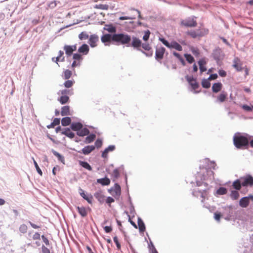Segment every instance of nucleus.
Here are the masks:
<instances>
[{"label": "nucleus", "instance_id": "f257e3e1", "mask_svg": "<svg viewBox=\"0 0 253 253\" xmlns=\"http://www.w3.org/2000/svg\"><path fill=\"white\" fill-rule=\"evenodd\" d=\"M131 46L137 50L141 51L147 56L150 57L153 55L151 47L148 43H142L141 41L137 37L133 36L131 42Z\"/></svg>", "mask_w": 253, "mask_h": 253}, {"label": "nucleus", "instance_id": "f03ea898", "mask_svg": "<svg viewBox=\"0 0 253 253\" xmlns=\"http://www.w3.org/2000/svg\"><path fill=\"white\" fill-rule=\"evenodd\" d=\"M248 136L250 137L248 134L243 135L239 132L235 133L233 139V144L235 147L238 149H247L249 146V140Z\"/></svg>", "mask_w": 253, "mask_h": 253}, {"label": "nucleus", "instance_id": "7ed1b4c3", "mask_svg": "<svg viewBox=\"0 0 253 253\" xmlns=\"http://www.w3.org/2000/svg\"><path fill=\"white\" fill-rule=\"evenodd\" d=\"M113 44L117 45L126 44V46H131L130 42L132 37L126 33H119L113 34Z\"/></svg>", "mask_w": 253, "mask_h": 253}, {"label": "nucleus", "instance_id": "20e7f679", "mask_svg": "<svg viewBox=\"0 0 253 253\" xmlns=\"http://www.w3.org/2000/svg\"><path fill=\"white\" fill-rule=\"evenodd\" d=\"M204 189H199L198 188L196 190H194L192 192V195L196 197H200L202 198L201 202L204 203L205 202V200L206 197L207 196L209 193V190L210 189V186L207 183H204Z\"/></svg>", "mask_w": 253, "mask_h": 253}, {"label": "nucleus", "instance_id": "39448f33", "mask_svg": "<svg viewBox=\"0 0 253 253\" xmlns=\"http://www.w3.org/2000/svg\"><path fill=\"white\" fill-rule=\"evenodd\" d=\"M196 19L194 16L187 17L180 21V25L186 27H195L197 25Z\"/></svg>", "mask_w": 253, "mask_h": 253}, {"label": "nucleus", "instance_id": "423d86ee", "mask_svg": "<svg viewBox=\"0 0 253 253\" xmlns=\"http://www.w3.org/2000/svg\"><path fill=\"white\" fill-rule=\"evenodd\" d=\"M209 33V30L206 28H203L201 30H197L196 31L191 30L186 32L187 35L190 36L193 38H196L198 37H203Z\"/></svg>", "mask_w": 253, "mask_h": 253}, {"label": "nucleus", "instance_id": "0eeeda50", "mask_svg": "<svg viewBox=\"0 0 253 253\" xmlns=\"http://www.w3.org/2000/svg\"><path fill=\"white\" fill-rule=\"evenodd\" d=\"M240 178L242 182V186L247 187L253 185V177L251 175L248 174Z\"/></svg>", "mask_w": 253, "mask_h": 253}, {"label": "nucleus", "instance_id": "6e6552de", "mask_svg": "<svg viewBox=\"0 0 253 253\" xmlns=\"http://www.w3.org/2000/svg\"><path fill=\"white\" fill-rule=\"evenodd\" d=\"M111 194L116 199H118L120 197L121 193V188L120 185L118 183L114 184V187L111 190Z\"/></svg>", "mask_w": 253, "mask_h": 253}, {"label": "nucleus", "instance_id": "1a4fd4ad", "mask_svg": "<svg viewBox=\"0 0 253 253\" xmlns=\"http://www.w3.org/2000/svg\"><path fill=\"white\" fill-rule=\"evenodd\" d=\"M187 81L191 86L192 88L194 90H196L199 87V84L197 82L196 80L192 76H189L187 75L185 77Z\"/></svg>", "mask_w": 253, "mask_h": 253}, {"label": "nucleus", "instance_id": "9d476101", "mask_svg": "<svg viewBox=\"0 0 253 253\" xmlns=\"http://www.w3.org/2000/svg\"><path fill=\"white\" fill-rule=\"evenodd\" d=\"M165 51V48L163 46L157 48L155 52L156 60L159 61L160 60L162 59L163 58Z\"/></svg>", "mask_w": 253, "mask_h": 253}, {"label": "nucleus", "instance_id": "9b49d317", "mask_svg": "<svg viewBox=\"0 0 253 253\" xmlns=\"http://www.w3.org/2000/svg\"><path fill=\"white\" fill-rule=\"evenodd\" d=\"M113 35L105 34L103 35L101 40L102 42L104 43L105 45H109L111 42L113 44Z\"/></svg>", "mask_w": 253, "mask_h": 253}, {"label": "nucleus", "instance_id": "f8f14e48", "mask_svg": "<svg viewBox=\"0 0 253 253\" xmlns=\"http://www.w3.org/2000/svg\"><path fill=\"white\" fill-rule=\"evenodd\" d=\"M206 176L205 174L198 172L196 177L197 186L200 187L202 185L204 186V183L205 182H204V181L206 180Z\"/></svg>", "mask_w": 253, "mask_h": 253}, {"label": "nucleus", "instance_id": "ddd939ff", "mask_svg": "<svg viewBox=\"0 0 253 253\" xmlns=\"http://www.w3.org/2000/svg\"><path fill=\"white\" fill-rule=\"evenodd\" d=\"M242 62L241 60L237 57L234 58L233 60V67L237 71H241L242 68Z\"/></svg>", "mask_w": 253, "mask_h": 253}, {"label": "nucleus", "instance_id": "4468645a", "mask_svg": "<svg viewBox=\"0 0 253 253\" xmlns=\"http://www.w3.org/2000/svg\"><path fill=\"white\" fill-rule=\"evenodd\" d=\"M95 149V146L93 145H87L84 147L82 150L78 151L79 153H83L85 155H88L90 153Z\"/></svg>", "mask_w": 253, "mask_h": 253}, {"label": "nucleus", "instance_id": "2eb2a0df", "mask_svg": "<svg viewBox=\"0 0 253 253\" xmlns=\"http://www.w3.org/2000/svg\"><path fill=\"white\" fill-rule=\"evenodd\" d=\"M98 41V37L96 35H91L89 37L88 43L91 47H94L97 45V42Z\"/></svg>", "mask_w": 253, "mask_h": 253}, {"label": "nucleus", "instance_id": "dca6fc26", "mask_svg": "<svg viewBox=\"0 0 253 253\" xmlns=\"http://www.w3.org/2000/svg\"><path fill=\"white\" fill-rule=\"evenodd\" d=\"M221 52V49L219 48H215L213 50L212 56L216 62H218L220 60Z\"/></svg>", "mask_w": 253, "mask_h": 253}, {"label": "nucleus", "instance_id": "f3484780", "mask_svg": "<svg viewBox=\"0 0 253 253\" xmlns=\"http://www.w3.org/2000/svg\"><path fill=\"white\" fill-rule=\"evenodd\" d=\"M250 204L249 197H244L241 198L239 201V205L242 208H247Z\"/></svg>", "mask_w": 253, "mask_h": 253}, {"label": "nucleus", "instance_id": "a211bd4d", "mask_svg": "<svg viewBox=\"0 0 253 253\" xmlns=\"http://www.w3.org/2000/svg\"><path fill=\"white\" fill-rule=\"evenodd\" d=\"M115 146L114 145H109L107 148L102 152L101 156L102 158H106L108 157L109 152H112L115 149Z\"/></svg>", "mask_w": 253, "mask_h": 253}, {"label": "nucleus", "instance_id": "6ab92c4d", "mask_svg": "<svg viewBox=\"0 0 253 253\" xmlns=\"http://www.w3.org/2000/svg\"><path fill=\"white\" fill-rule=\"evenodd\" d=\"M89 50V48L88 45L86 44H83L78 49V52L80 53H82L83 55H86Z\"/></svg>", "mask_w": 253, "mask_h": 253}, {"label": "nucleus", "instance_id": "aec40b11", "mask_svg": "<svg viewBox=\"0 0 253 253\" xmlns=\"http://www.w3.org/2000/svg\"><path fill=\"white\" fill-rule=\"evenodd\" d=\"M95 198L100 203H103L105 200V196L101 191H98L94 194Z\"/></svg>", "mask_w": 253, "mask_h": 253}, {"label": "nucleus", "instance_id": "412c9836", "mask_svg": "<svg viewBox=\"0 0 253 253\" xmlns=\"http://www.w3.org/2000/svg\"><path fill=\"white\" fill-rule=\"evenodd\" d=\"M222 87V84L221 83H214L212 86V90L214 93L220 91Z\"/></svg>", "mask_w": 253, "mask_h": 253}, {"label": "nucleus", "instance_id": "4be33fe9", "mask_svg": "<svg viewBox=\"0 0 253 253\" xmlns=\"http://www.w3.org/2000/svg\"><path fill=\"white\" fill-rule=\"evenodd\" d=\"M206 63H207L206 61L204 59H200L198 61L200 70L201 73H203V72L207 71V68L205 66V65L206 64Z\"/></svg>", "mask_w": 253, "mask_h": 253}, {"label": "nucleus", "instance_id": "5701e85b", "mask_svg": "<svg viewBox=\"0 0 253 253\" xmlns=\"http://www.w3.org/2000/svg\"><path fill=\"white\" fill-rule=\"evenodd\" d=\"M227 94L224 91H222L220 94L217 96L216 102H223L227 98Z\"/></svg>", "mask_w": 253, "mask_h": 253}, {"label": "nucleus", "instance_id": "b1692460", "mask_svg": "<svg viewBox=\"0 0 253 253\" xmlns=\"http://www.w3.org/2000/svg\"><path fill=\"white\" fill-rule=\"evenodd\" d=\"M83 127V125L80 122L73 123L71 124V128L74 131H78Z\"/></svg>", "mask_w": 253, "mask_h": 253}, {"label": "nucleus", "instance_id": "393cba45", "mask_svg": "<svg viewBox=\"0 0 253 253\" xmlns=\"http://www.w3.org/2000/svg\"><path fill=\"white\" fill-rule=\"evenodd\" d=\"M77 210L79 214L81 215L82 217H84L87 214V211L85 208L84 207H79L78 206L77 207Z\"/></svg>", "mask_w": 253, "mask_h": 253}, {"label": "nucleus", "instance_id": "a878e982", "mask_svg": "<svg viewBox=\"0 0 253 253\" xmlns=\"http://www.w3.org/2000/svg\"><path fill=\"white\" fill-rule=\"evenodd\" d=\"M64 54V52L62 50H60L58 52V55L56 58L53 57L52 58V60L55 62H56L57 64L58 63V62L59 61H64V57H63V55Z\"/></svg>", "mask_w": 253, "mask_h": 253}, {"label": "nucleus", "instance_id": "bb28decb", "mask_svg": "<svg viewBox=\"0 0 253 253\" xmlns=\"http://www.w3.org/2000/svg\"><path fill=\"white\" fill-rule=\"evenodd\" d=\"M242 186V182L241 178L236 179L233 183V186L236 190H240Z\"/></svg>", "mask_w": 253, "mask_h": 253}, {"label": "nucleus", "instance_id": "cd10ccee", "mask_svg": "<svg viewBox=\"0 0 253 253\" xmlns=\"http://www.w3.org/2000/svg\"><path fill=\"white\" fill-rule=\"evenodd\" d=\"M89 130L88 128L86 127H84L83 128H81L80 130H78L77 132V134L80 136H84L89 134Z\"/></svg>", "mask_w": 253, "mask_h": 253}, {"label": "nucleus", "instance_id": "c85d7f7f", "mask_svg": "<svg viewBox=\"0 0 253 253\" xmlns=\"http://www.w3.org/2000/svg\"><path fill=\"white\" fill-rule=\"evenodd\" d=\"M169 48H174L179 51L182 50V47L181 45L175 41H172L171 42Z\"/></svg>", "mask_w": 253, "mask_h": 253}, {"label": "nucleus", "instance_id": "c756f323", "mask_svg": "<svg viewBox=\"0 0 253 253\" xmlns=\"http://www.w3.org/2000/svg\"><path fill=\"white\" fill-rule=\"evenodd\" d=\"M97 182L102 185H108L110 183V179L107 177L97 179Z\"/></svg>", "mask_w": 253, "mask_h": 253}, {"label": "nucleus", "instance_id": "7c9ffc66", "mask_svg": "<svg viewBox=\"0 0 253 253\" xmlns=\"http://www.w3.org/2000/svg\"><path fill=\"white\" fill-rule=\"evenodd\" d=\"M61 133L64 134L70 138H73L75 136V134L70 131V128H66L65 130L63 131Z\"/></svg>", "mask_w": 253, "mask_h": 253}, {"label": "nucleus", "instance_id": "2f4dec72", "mask_svg": "<svg viewBox=\"0 0 253 253\" xmlns=\"http://www.w3.org/2000/svg\"><path fill=\"white\" fill-rule=\"evenodd\" d=\"M61 115L62 116L70 115V107L69 106H64L61 108Z\"/></svg>", "mask_w": 253, "mask_h": 253}, {"label": "nucleus", "instance_id": "473e14b6", "mask_svg": "<svg viewBox=\"0 0 253 253\" xmlns=\"http://www.w3.org/2000/svg\"><path fill=\"white\" fill-rule=\"evenodd\" d=\"M51 151L53 154L57 158L59 161L61 162L63 164L65 163L64 157L62 155L54 150H52Z\"/></svg>", "mask_w": 253, "mask_h": 253}, {"label": "nucleus", "instance_id": "72a5a7b5", "mask_svg": "<svg viewBox=\"0 0 253 253\" xmlns=\"http://www.w3.org/2000/svg\"><path fill=\"white\" fill-rule=\"evenodd\" d=\"M137 222L139 231L140 232H144L145 230V226L143 220L139 217Z\"/></svg>", "mask_w": 253, "mask_h": 253}, {"label": "nucleus", "instance_id": "f704fd0d", "mask_svg": "<svg viewBox=\"0 0 253 253\" xmlns=\"http://www.w3.org/2000/svg\"><path fill=\"white\" fill-rule=\"evenodd\" d=\"M96 138V135L94 134H91L86 137L85 139L84 140V143L86 144L90 143L92 142Z\"/></svg>", "mask_w": 253, "mask_h": 253}, {"label": "nucleus", "instance_id": "c9c22d12", "mask_svg": "<svg viewBox=\"0 0 253 253\" xmlns=\"http://www.w3.org/2000/svg\"><path fill=\"white\" fill-rule=\"evenodd\" d=\"M71 123V119L69 117L63 118L61 120V125L63 126H67Z\"/></svg>", "mask_w": 253, "mask_h": 253}, {"label": "nucleus", "instance_id": "e433bc0d", "mask_svg": "<svg viewBox=\"0 0 253 253\" xmlns=\"http://www.w3.org/2000/svg\"><path fill=\"white\" fill-rule=\"evenodd\" d=\"M227 190L226 188L223 187H219L216 191L215 195H223L227 193Z\"/></svg>", "mask_w": 253, "mask_h": 253}, {"label": "nucleus", "instance_id": "4c0bfd02", "mask_svg": "<svg viewBox=\"0 0 253 253\" xmlns=\"http://www.w3.org/2000/svg\"><path fill=\"white\" fill-rule=\"evenodd\" d=\"M79 164L80 166H81L82 167L84 168V169H85L89 171L92 170L91 167L90 166V165L87 162L80 161Z\"/></svg>", "mask_w": 253, "mask_h": 253}, {"label": "nucleus", "instance_id": "58836bf2", "mask_svg": "<svg viewBox=\"0 0 253 253\" xmlns=\"http://www.w3.org/2000/svg\"><path fill=\"white\" fill-rule=\"evenodd\" d=\"M239 193L237 190H232L230 197L233 200H237L239 198Z\"/></svg>", "mask_w": 253, "mask_h": 253}, {"label": "nucleus", "instance_id": "ea45409f", "mask_svg": "<svg viewBox=\"0 0 253 253\" xmlns=\"http://www.w3.org/2000/svg\"><path fill=\"white\" fill-rule=\"evenodd\" d=\"M64 49L65 51L66 54L68 56H70L72 55L73 51L72 47L70 46V45H65L64 46Z\"/></svg>", "mask_w": 253, "mask_h": 253}, {"label": "nucleus", "instance_id": "a19ab883", "mask_svg": "<svg viewBox=\"0 0 253 253\" xmlns=\"http://www.w3.org/2000/svg\"><path fill=\"white\" fill-rule=\"evenodd\" d=\"M72 75V72L70 70L67 69L63 72V75L62 77L65 80H68L70 78Z\"/></svg>", "mask_w": 253, "mask_h": 253}, {"label": "nucleus", "instance_id": "79ce46f5", "mask_svg": "<svg viewBox=\"0 0 253 253\" xmlns=\"http://www.w3.org/2000/svg\"><path fill=\"white\" fill-rule=\"evenodd\" d=\"M58 100L61 104H64L68 102L69 98L67 95H62Z\"/></svg>", "mask_w": 253, "mask_h": 253}, {"label": "nucleus", "instance_id": "37998d69", "mask_svg": "<svg viewBox=\"0 0 253 253\" xmlns=\"http://www.w3.org/2000/svg\"><path fill=\"white\" fill-rule=\"evenodd\" d=\"M105 29L108 32L113 33H115L116 31V28L115 26L112 25H106L105 27Z\"/></svg>", "mask_w": 253, "mask_h": 253}, {"label": "nucleus", "instance_id": "c03bdc74", "mask_svg": "<svg viewBox=\"0 0 253 253\" xmlns=\"http://www.w3.org/2000/svg\"><path fill=\"white\" fill-rule=\"evenodd\" d=\"M89 38V35L86 32H82L79 35V38L80 40H85Z\"/></svg>", "mask_w": 253, "mask_h": 253}, {"label": "nucleus", "instance_id": "a18cd8bd", "mask_svg": "<svg viewBox=\"0 0 253 253\" xmlns=\"http://www.w3.org/2000/svg\"><path fill=\"white\" fill-rule=\"evenodd\" d=\"M201 84L202 87L205 88H209L211 86V83L208 79H203Z\"/></svg>", "mask_w": 253, "mask_h": 253}, {"label": "nucleus", "instance_id": "49530a36", "mask_svg": "<svg viewBox=\"0 0 253 253\" xmlns=\"http://www.w3.org/2000/svg\"><path fill=\"white\" fill-rule=\"evenodd\" d=\"M27 230L28 227L25 224H22L19 226V230L21 233H26L27 231Z\"/></svg>", "mask_w": 253, "mask_h": 253}, {"label": "nucleus", "instance_id": "de8ad7c7", "mask_svg": "<svg viewBox=\"0 0 253 253\" xmlns=\"http://www.w3.org/2000/svg\"><path fill=\"white\" fill-rule=\"evenodd\" d=\"M184 56L189 63L191 64L194 62V58L191 54L185 53L184 54Z\"/></svg>", "mask_w": 253, "mask_h": 253}, {"label": "nucleus", "instance_id": "09e8293b", "mask_svg": "<svg viewBox=\"0 0 253 253\" xmlns=\"http://www.w3.org/2000/svg\"><path fill=\"white\" fill-rule=\"evenodd\" d=\"M61 93L62 95H72L73 94V89H65L61 91Z\"/></svg>", "mask_w": 253, "mask_h": 253}, {"label": "nucleus", "instance_id": "8fccbe9b", "mask_svg": "<svg viewBox=\"0 0 253 253\" xmlns=\"http://www.w3.org/2000/svg\"><path fill=\"white\" fill-rule=\"evenodd\" d=\"M112 175L115 179H114V181H115L116 179H117L119 177L120 172H119V169L118 168L115 169L113 170Z\"/></svg>", "mask_w": 253, "mask_h": 253}, {"label": "nucleus", "instance_id": "3c124183", "mask_svg": "<svg viewBox=\"0 0 253 253\" xmlns=\"http://www.w3.org/2000/svg\"><path fill=\"white\" fill-rule=\"evenodd\" d=\"M113 240L116 245L117 250H120L121 249V245L119 241V239H118V237L117 236L114 237Z\"/></svg>", "mask_w": 253, "mask_h": 253}, {"label": "nucleus", "instance_id": "603ef678", "mask_svg": "<svg viewBox=\"0 0 253 253\" xmlns=\"http://www.w3.org/2000/svg\"><path fill=\"white\" fill-rule=\"evenodd\" d=\"M74 82L72 80H67L64 83V86L67 88L71 87L74 84Z\"/></svg>", "mask_w": 253, "mask_h": 253}, {"label": "nucleus", "instance_id": "864d4df0", "mask_svg": "<svg viewBox=\"0 0 253 253\" xmlns=\"http://www.w3.org/2000/svg\"><path fill=\"white\" fill-rule=\"evenodd\" d=\"M150 34H151V33H150V31L149 30H147V31H146L145 32L144 35L143 37V40L144 41H148L149 38Z\"/></svg>", "mask_w": 253, "mask_h": 253}, {"label": "nucleus", "instance_id": "5fc2aeb1", "mask_svg": "<svg viewBox=\"0 0 253 253\" xmlns=\"http://www.w3.org/2000/svg\"><path fill=\"white\" fill-rule=\"evenodd\" d=\"M84 199L86 200L89 204H91L92 203L93 197L91 194H86V196L85 197V198H84Z\"/></svg>", "mask_w": 253, "mask_h": 253}, {"label": "nucleus", "instance_id": "6e6d98bb", "mask_svg": "<svg viewBox=\"0 0 253 253\" xmlns=\"http://www.w3.org/2000/svg\"><path fill=\"white\" fill-rule=\"evenodd\" d=\"M84 199L86 200L89 204H91L92 203L93 197L91 194H86V196L85 197V198H84Z\"/></svg>", "mask_w": 253, "mask_h": 253}, {"label": "nucleus", "instance_id": "4d7b16f0", "mask_svg": "<svg viewBox=\"0 0 253 253\" xmlns=\"http://www.w3.org/2000/svg\"><path fill=\"white\" fill-rule=\"evenodd\" d=\"M102 145V141L100 139H97L95 142V147L97 148H100Z\"/></svg>", "mask_w": 253, "mask_h": 253}, {"label": "nucleus", "instance_id": "13d9d810", "mask_svg": "<svg viewBox=\"0 0 253 253\" xmlns=\"http://www.w3.org/2000/svg\"><path fill=\"white\" fill-rule=\"evenodd\" d=\"M34 164L35 165V167L36 169V170L38 172V173L40 175H42V170L40 169V168H39L37 163L36 162L35 160H34Z\"/></svg>", "mask_w": 253, "mask_h": 253}, {"label": "nucleus", "instance_id": "bf43d9fd", "mask_svg": "<svg viewBox=\"0 0 253 253\" xmlns=\"http://www.w3.org/2000/svg\"><path fill=\"white\" fill-rule=\"evenodd\" d=\"M134 19H135V15H133L132 16H121L119 18V19L121 20H133Z\"/></svg>", "mask_w": 253, "mask_h": 253}, {"label": "nucleus", "instance_id": "052dcab7", "mask_svg": "<svg viewBox=\"0 0 253 253\" xmlns=\"http://www.w3.org/2000/svg\"><path fill=\"white\" fill-rule=\"evenodd\" d=\"M221 216H222V215L220 212L217 211L214 213V218L217 221H220V217Z\"/></svg>", "mask_w": 253, "mask_h": 253}, {"label": "nucleus", "instance_id": "680f3d73", "mask_svg": "<svg viewBox=\"0 0 253 253\" xmlns=\"http://www.w3.org/2000/svg\"><path fill=\"white\" fill-rule=\"evenodd\" d=\"M73 58L75 60H78V61H80V60H82V59H83L82 57V56L79 53L74 54Z\"/></svg>", "mask_w": 253, "mask_h": 253}, {"label": "nucleus", "instance_id": "e2e57ef3", "mask_svg": "<svg viewBox=\"0 0 253 253\" xmlns=\"http://www.w3.org/2000/svg\"><path fill=\"white\" fill-rule=\"evenodd\" d=\"M150 244L151 245H149V246L150 250H151V253H158L152 242H150Z\"/></svg>", "mask_w": 253, "mask_h": 253}, {"label": "nucleus", "instance_id": "0e129e2a", "mask_svg": "<svg viewBox=\"0 0 253 253\" xmlns=\"http://www.w3.org/2000/svg\"><path fill=\"white\" fill-rule=\"evenodd\" d=\"M41 235L39 232H35L32 236V239L34 240H40Z\"/></svg>", "mask_w": 253, "mask_h": 253}, {"label": "nucleus", "instance_id": "69168bd1", "mask_svg": "<svg viewBox=\"0 0 253 253\" xmlns=\"http://www.w3.org/2000/svg\"><path fill=\"white\" fill-rule=\"evenodd\" d=\"M242 108L246 111L250 112L252 111V107L247 105H243L242 106Z\"/></svg>", "mask_w": 253, "mask_h": 253}, {"label": "nucleus", "instance_id": "338daca9", "mask_svg": "<svg viewBox=\"0 0 253 253\" xmlns=\"http://www.w3.org/2000/svg\"><path fill=\"white\" fill-rule=\"evenodd\" d=\"M218 74L221 77H225L227 75L226 72L224 70L222 69L219 70L218 71Z\"/></svg>", "mask_w": 253, "mask_h": 253}, {"label": "nucleus", "instance_id": "774afa93", "mask_svg": "<svg viewBox=\"0 0 253 253\" xmlns=\"http://www.w3.org/2000/svg\"><path fill=\"white\" fill-rule=\"evenodd\" d=\"M42 253H50V250L44 245L42 246Z\"/></svg>", "mask_w": 253, "mask_h": 253}]
</instances>
